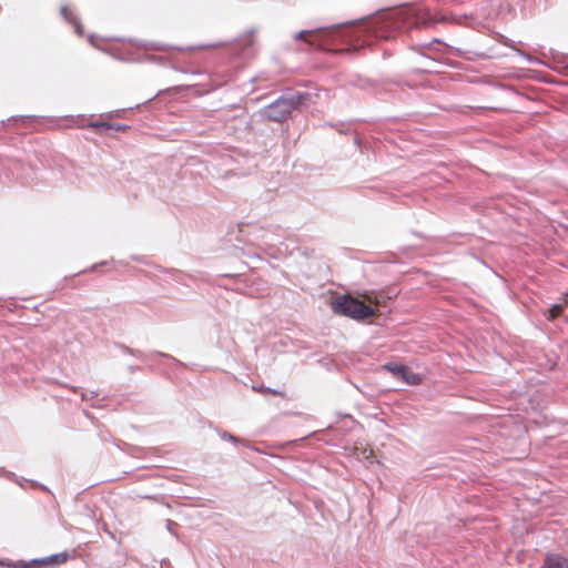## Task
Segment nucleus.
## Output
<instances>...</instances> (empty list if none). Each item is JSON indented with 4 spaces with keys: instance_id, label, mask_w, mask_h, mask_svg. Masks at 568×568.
<instances>
[{
    "instance_id": "nucleus-1",
    "label": "nucleus",
    "mask_w": 568,
    "mask_h": 568,
    "mask_svg": "<svg viewBox=\"0 0 568 568\" xmlns=\"http://www.w3.org/2000/svg\"><path fill=\"white\" fill-rule=\"evenodd\" d=\"M334 313L346 315L354 320H365L375 316L376 311L363 301L349 295H342L332 302Z\"/></svg>"
},
{
    "instance_id": "nucleus-2",
    "label": "nucleus",
    "mask_w": 568,
    "mask_h": 568,
    "mask_svg": "<svg viewBox=\"0 0 568 568\" xmlns=\"http://www.w3.org/2000/svg\"><path fill=\"white\" fill-rule=\"evenodd\" d=\"M335 36L333 29L303 30L295 34V39L303 40L312 48L329 50Z\"/></svg>"
},
{
    "instance_id": "nucleus-3",
    "label": "nucleus",
    "mask_w": 568,
    "mask_h": 568,
    "mask_svg": "<svg viewBox=\"0 0 568 568\" xmlns=\"http://www.w3.org/2000/svg\"><path fill=\"white\" fill-rule=\"evenodd\" d=\"M383 368L395 377L400 378L404 383L408 385H419L423 382L420 375L414 373L410 368L402 364H385Z\"/></svg>"
},
{
    "instance_id": "nucleus-4",
    "label": "nucleus",
    "mask_w": 568,
    "mask_h": 568,
    "mask_svg": "<svg viewBox=\"0 0 568 568\" xmlns=\"http://www.w3.org/2000/svg\"><path fill=\"white\" fill-rule=\"evenodd\" d=\"M293 104L285 99H278L274 103L267 105L264 110V114L272 121H284L291 113Z\"/></svg>"
},
{
    "instance_id": "nucleus-5",
    "label": "nucleus",
    "mask_w": 568,
    "mask_h": 568,
    "mask_svg": "<svg viewBox=\"0 0 568 568\" xmlns=\"http://www.w3.org/2000/svg\"><path fill=\"white\" fill-rule=\"evenodd\" d=\"M540 568H568V559L558 554H548Z\"/></svg>"
},
{
    "instance_id": "nucleus-6",
    "label": "nucleus",
    "mask_w": 568,
    "mask_h": 568,
    "mask_svg": "<svg viewBox=\"0 0 568 568\" xmlns=\"http://www.w3.org/2000/svg\"><path fill=\"white\" fill-rule=\"evenodd\" d=\"M437 21L438 20L434 16H432L429 12L420 11L416 17L415 23L418 27L430 28V27H434L437 23Z\"/></svg>"
},
{
    "instance_id": "nucleus-7",
    "label": "nucleus",
    "mask_w": 568,
    "mask_h": 568,
    "mask_svg": "<svg viewBox=\"0 0 568 568\" xmlns=\"http://www.w3.org/2000/svg\"><path fill=\"white\" fill-rule=\"evenodd\" d=\"M362 297L368 303L374 304L375 306L385 305V297L377 292H366L365 294L362 295Z\"/></svg>"
},
{
    "instance_id": "nucleus-8",
    "label": "nucleus",
    "mask_w": 568,
    "mask_h": 568,
    "mask_svg": "<svg viewBox=\"0 0 568 568\" xmlns=\"http://www.w3.org/2000/svg\"><path fill=\"white\" fill-rule=\"evenodd\" d=\"M61 14L63 16V18L65 20H68L70 22H74L78 33L82 34V32H83L82 31V26L80 23L75 22L73 14H72L71 10L68 7H62L61 8Z\"/></svg>"
},
{
    "instance_id": "nucleus-9",
    "label": "nucleus",
    "mask_w": 568,
    "mask_h": 568,
    "mask_svg": "<svg viewBox=\"0 0 568 568\" xmlns=\"http://www.w3.org/2000/svg\"><path fill=\"white\" fill-rule=\"evenodd\" d=\"M68 559L67 554H58L50 557H47L45 559H42V564H63Z\"/></svg>"
},
{
    "instance_id": "nucleus-10",
    "label": "nucleus",
    "mask_w": 568,
    "mask_h": 568,
    "mask_svg": "<svg viewBox=\"0 0 568 568\" xmlns=\"http://www.w3.org/2000/svg\"><path fill=\"white\" fill-rule=\"evenodd\" d=\"M564 310H565V305H560V304L552 305L548 311V320L554 321L555 318L560 316V314L562 313Z\"/></svg>"
},
{
    "instance_id": "nucleus-11",
    "label": "nucleus",
    "mask_w": 568,
    "mask_h": 568,
    "mask_svg": "<svg viewBox=\"0 0 568 568\" xmlns=\"http://www.w3.org/2000/svg\"><path fill=\"white\" fill-rule=\"evenodd\" d=\"M42 564V560H32L30 562H17L14 565V568H40Z\"/></svg>"
},
{
    "instance_id": "nucleus-12",
    "label": "nucleus",
    "mask_w": 568,
    "mask_h": 568,
    "mask_svg": "<svg viewBox=\"0 0 568 568\" xmlns=\"http://www.w3.org/2000/svg\"><path fill=\"white\" fill-rule=\"evenodd\" d=\"M89 126H90V128H92V129H95V130H98V129H105V130H109V129H111V128H112V125H111V124H109V123H106V122H91V123L89 124Z\"/></svg>"
},
{
    "instance_id": "nucleus-13",
    "label": "nucleus",
    "mask_w": 568,
    "mask_h": 568,
    "mask_svg": "<svg viewBox=\"0 0 568 568\" xmlns=\"http://www.w3.org/2000/svg\"><path fill=\"white\" fill-rule=\"evenodd\" d=\"M245 43L246 44H253L254 43V36L253 34H247L244 39Z\"/></svg>"
},
{
    "instance_id": "nucleus-14",
    "label": "nucleus",
    "mask_w": 568,
    "mask_h": 568,
    "mask_svg": "<svg viewBox=\"0 0 568 568\" xmlns=\"http://www.w3.org/2000/svg\"><path fill=\"white\" fill-rule=\"evenodd\" d=\"M560 305H565V307H567L568 305V294H566L562 298V303Z\"/></svg>"
},
{
    "instance_id": "nucleus-15",
    "label": "nucleus",
    "mask_w": 568,
    "mask_h": 568,
    "mask_svg": "<svg viewBox=\"0 0 568 568\" xmlns=\"http://www.w3.org/2000/svg\"><path fill=\"white\" fill-rule=\"evenodd\" d=\"M264 393L273 394V395H277V394H278L277 392H275V390H271V389L264 390Z\"/></svg>"
},
{
    "instance_id": "nucleus-16",
    "label": "nucleus",
    "mask_w": 568,
    "mask_h": 568,
    "mask_svg": "<svg viewBox=\"0 0 568 568\" xmlns=\"http://www.w3.org/2000/svg\"><path fill=\"white\" fill-rule=\"evenodd\" d=\"M447 2H452V3H459V2H463L464 0H446Z\"/></svg>"
},
{
    "instance_id": "nucleus-17",
    "label": "nucleus",
    "mask_w": 568,
    "mask_h": 568,
    "mask_svg": "<svg viewBox=\"0 0 568 568\" xmlns=\"http://www.w3.org/2000/svg\"><path fill=\"white\" fill-rule=\"evenodd\" d=\"M351 49H341V50H335V52H349Z\"/></svg>"
}]
</instances>
